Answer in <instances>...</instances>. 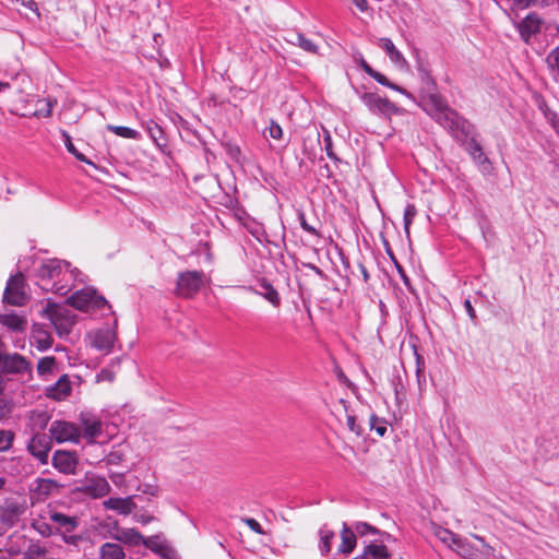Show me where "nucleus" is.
<instances>
[{
	"label": "nucleus",
	"instance_id": "obj_1",
	"mask_svg": "<svg viewBox=\"0 0 559 559\" xmlns=\"http://www.w3.org/2000/svg\"><path fill=\"white\" fill-rule=\"evenodd\" d=\"M431 117L457 140L465 143V150L469 156L483 152V146L476 139L475 127L456 110L450 108L439 95H431Z\"/></svg>",
	"mask_w": 559,
	"mask_h": 559
},
{
	"label": "nucleus",
	"instance_id": "obj_2",
	"mask_svg": "<svg viewBox=\"0 0 559 559\" xmlns=\"http://www.w3.org/2000/svg\"><path fill=\"white\" fill-rule=\"evenodd\" d=\"M41 314L50 321L60 337L68 336L76 322V314L72 310L49 300L43 308Z\"/></svg>",
	"mask_w": 559,
	"mask_h": 559
},
{
	"label": "nucleus",
	"instance_id": "obj_3",
	"mask_svg": "<svg viewBox=\"0 0 559 559\" xmlns=\"http://www.w3.org/2000/svg\"><path fill=\"white\" fill-rule=\"evenodd\" d=\"M70 263L58 259L45 260L37 269L36 274L41 281H53L51 287L43 286L44 289H51L60 295H66L70 290L67 286L58 285L55 280H63L67 276V269Z\"/></svg>",
	"mask_w": 559,
	"mask_h": 559
},
{
	"label": "nucleus",
	"instance_id": "obj_4",
	"mask_svg": "<svg viewBox=\"0 0 559 559\" xmlns=\"http://www.w3.org/2000/svg\"><path fill=\"white\" fill-rule=\"evenodd\" d=\"M67 304L78 310L91 313L110 308L105 297L98 295L92 287L76 290L67 299Z\"/></svg>",
	"mask_w": 559,
	"mask_h": 559
},
{
	"label": "nucleus",
	"instance_id": "obj_5",
	"mask_svg": "<svg viewBox=\"0 0 559 559\" xmlns=\"http://www.w3.org/2000/svg\"><path fill=\"white\" fill-rule=\"evenodd\" d=\"M206 283V275L203 271H183L178 273L176 282V295L191 299L195 297Z\"/></svg>",
	"mask_w": 559,
	"mask_h": 559
},
{
	"label": "nucleus",
	"instance_id": "obj_6",
	"mask_svg": "<svg viewBox=\"0 0 559 559\" xmlns=\"http://www.w3.org/2000/svg\"><path fill=\"white\" fill-rule=\"evenodd\" d=\"M24 287L25 282L23 274L17 273L16 275H12L8 280L3 293V302L16 307L24 306L28 299Z\"/></svg>",
	"mask_w": 559,
	"mask_h": 559
},
{
	"label": "nucleus",
	"instance_id": "obj_7",
	"mask_svg": "<svg viewBox=\"0 0 559 559\" xmlns=\"http://www.w3.org/2000/svg\"><path fill=\"white\" fill-rule=\"evenodd\" d=\"M49 432L51 440L53 439L58 443H78L81 438L80 428L70 421L64 420H55L49 428Z\"/></svg>",
	"mask_w": 559,
	"mask_h": 559
},
{
	"label": "nucleus",
	"instance_id": "obj_8",
	"mask_svg": "<svg viewBox=\"0 0 559 559\" xmlns=\"http://www.w3.org/2000/svg\"><path fill=\"white\" fill-rule=\"evenodd\" d=\"M360 99L372 114L391 116L399 112V108L395 104L390 102L386 97H381L377 93H364Z\"/></svg>",
	"mask_w": 559,
	"mask_h": 559
},
{
	"label": "nucleus",
	"instance_id": "obj_9",
	"mask_svg": "<svg viewBox=\"0 0 559 559\" xmlns=\"http://www.w3.org/2000/svg\"><path fill=\"white\" fill-rule=\"evenodd\" d=\"M51 438L46 433H35L27 442V451L41 464L48 463Z\"/></svg>",
	"mask_w": 559,
	"mask_h": 559
},
{
	"label": "nucleus",
	"instance_id": "obj_10",
	"mask_svg": "<svg viewBox=\"0 0 559 559\" xmlns=\"http://www.w3.org/2000/svg\"><path fill=\"white\" fill-rule=\"evenodd\" d=\"M0 370L7 373L23 374L31 371V364L17 353H0Z\"/></svg>",
	"mask_w": 559,
	"mask_h": 559
},
{
	"label": "nucleus",
	"instance_id": "obj_11",
	"mask_svg": "<svg viewBox=\"0 0 559 559\" xmlns=\"http://www.w3.org/2000/svg\"><path fill=\"white\" fill-rule=\"evenodd\" d=\"M25 511L26 507L23 503L14 499H7L0 506V522L8 527H13Z\"/></svg>",
	"mask_w": 559,
	"mask_h": 559
},
{
	"label": "nucleus",
	"instance_id": "obj_12",
	"mask_svg": "<svg viewBox=\"0 0 559 559\" xmlns=\"http://www.w3.org/2000/svg\"><path fill=\"white\" fill-rule=\"evenodd\" d=\"M52 466L60 473L70 475L74 474L79 464V457L75 452L67 450H57L52 454Z\"/></svg>",
	"mask_w": 559,
	"mask_h": 559
},
{
	"label": "nucleus",
	"instance_id": "obj_13",
	"mask_svg": "<svg viewBox=\"0 0 559 559\" xmlns=\"http://www.w3.org/2000/svg\"><path fill=\"white\" fill-rule=\"evenodd\" d=\"M49 519L53 524H56V527L58 531H60L64 536L63 539L67 543H74L75 537L74 536H67V534H70L76 530L79 526V519L76 516H70L67 514H63L61 512H51Z\"/></svg>",
	"mask_w": 559,
	"mask_h": 559
},
{
	"label": "nucleus",
	"instance_id": "obj_14",
	"mask_svg": "<svg viewBox=\"0 0 559 559\" xmlns=\"http://www.w3.org/2000/svg\"><path fill=\"white\" fill-rule=\"evenodd\" d=\"M79 420L83 429V438L87 443H94L95 439L102 433L100 419L92 413L83 412L80 414Z\"/></svg>",
	"mask_w": 559,
	"mask_h": 559
},
{
	"label": "nucleus",
	"instance_id": "obj_15",
	"mask_svg": "<svg viewBox=\"0 0 559 559\" xmlns=\"http://www.w3.org/2000/svg\"><path fill=\"white\" fill-rule=\"evenodd\" d=\"M78 490L92 498H102L109 493L110 485L105 477L94 476L82 484Z\"/></svg>",
	"mask_w": 559,
	"mask_h": 559
},
{
	"label": "nucleus",
	"instance_id": "obj_16",
	"mask_svg": "<svg viewBox=\"0 0 559 559\" xmlns=\"http://www.w3.org/2000/svg\"><path fill=\"white\" fill-rule=\"evenodd\" d=\"M248 292L259 295L267 300L273 307L278 308L281 306V296L274 286L266 280L260 278L258 281V288L252 286L245 287Z\"/></svg>",
	"mask_w": 559,
	"mask_h": 559
},
{
	"label": "nucleus",
	"instance_id": "obj_17",
	"mask_svg": "<svg viewBox=\"0 0 559 559\" xmlns=\"http://www.w3.org/2000/svg\"><path fill=\"white\" fill-rule=\"evenodd\" d=\"M417 71H418V74H419V78H420V81L423 84V90L427 92L425 110L431 116V111H432L433 107L430 103L429 97L433 94L438 95V93L435 92L436 91V82H435L432 75L430 74L429 70L423 63L418 64ZM439 96L443 99V97L440 94H439Z\"/></svg>",
	"mask_w": 559,
	"mask_h": 559
},
{
	"label": "nucleus",
	"instance_id": "obj_18",
	"mask_svg": "<svg viewBox=\"0 0 559 559\" xmlns=\"http://www.w3.org/2000/svg\"><path fill=\"white\" fill-rule=\"evenodd\" d=\"M72 391L71 381L68 374H62L59 380L46 389V395L56 401H62Z\"/></svg>",
	"mask_w": 559,
	"mask_h": 559
},
{
	"label": "nucleus",
	"instance_id": "obj_19",
	"mask_svg": "<svg viewBox=\"0 0 559 559\" xmlns=\"http://www.w3.org/2000/svg\"><path fill=\"white\" fill-rule=\"evenodd\" d=\"M32 344L40 352H45L52 345L50 332L40 324H34L32 329Z\"/></svg>",
	"mask_w": 559,
	"mask_h": 559
},
{
	"label": "nucleus",
	"instance_id": "obj_20",
	"mask_svg": "<svg viewBox=\"0 0 559 559\" xmlns=\"http://www.w3.org/2000/svg\"><path fill=\"white\" fill-rule=\"evenodd\" d=\"M116 332L111 329H102L95 332L92 344L99 350L110 352L116 341Z\"/></svg>",
	"mask_w": 559,
	"mask_h": 559
},
{
	"label": "nucleus",
	"instance_id": "obj_21",
	"mask_svg": "<svg viewBox=\"0 0 559 559\" xmlns=\"http://www.w3.org/2000/svg\"><path fill=\"white\" fill-rule=\"evenodd\" d=\"M103 504L106 510H114V511L118 512L119 514H123V515H128V514L132 513V511L136 507L131 497H127V498L111 497V498L105 500Z\"/></svg>",
	"mask_w": 559,
	"mask_h": 559
},
{
	"label": "nucleus",
	"instance_id": "obj_22",
	"mask_svg": "<svg viewBox=\"0 0 559 559\" xmlns=\"http://www.w3.org/2000/svg\"><path fill=\"white\" fill-rule=\"evenodd\" d=\"M340 536L341 544L337 547V554L349 555L356 548L357 539L353 528L346 522L342 525Z\"/></svg>",
	"mask_w": 559,
	"mask_h": 559
},
{
	"label": "nucleus",
	"instance_id": "obj_23",
	"mask_svg": "<svg viewBox=\"0 0 559 559\" xmlns=\"http://www.w3.org/2000/svg\"><path fill=\"white\" fill-rule=\"evenodd\" d=\"M142 545L165 559H168V556L171 552V548L166 544L163 536L158 534L144 537Z\"/></svg>",
	"mask_w": 559,
	"mask_h": 559
},
{
	"label": "nucleus",
	"instance_id": "obj_24",
	"mask_svg": "<svg viewBox=\"0 0 559 559\" xmlns=\"http://www.w3.org/2000/svg\"><path fill=\"white\" fill-rule=\"evenodd\" d=\"M540 28L542 20L535 13L528 14L520 24V33L525 41H528L531 36L539 33Z\"/></svg>",
	"mask_w": 559,
	"mask_h": 559
},
{
	"label": "nucleus",
	"instance_id": "obj_25",
	"mask_svg": "<svg viewBox=\"0 0 559 559\" xmlns=\"http://www.w3.org/2000/svg\"><path fill=\"white\" fill-rule=\"evenodd\" d=\"M114 538L129 546H139L144 542V536L136 528L118 530Z\"/></svg>",
	"mask_w": 559,
	"mask_h": 559
},
{
	"label": "nucleus",
	"instance_id": "obj_26",
	"mask_svg": "<svg viewBox=\"0 0 559 559\" xmlns=\"http://www.w3.org/2000/svg\"><path fill=\"white\" fill-rule=\"evenodd\" d=\"M60 485L50 478H36L31 490L38 497L47 498L53 491L58 490Z\"/></svg>",
	"mask_w": 559,
	"mask_h": 559
},
{
	"label": "nucleus",
	"instance_id": "obj_27",
	"mask_svg": "<svg viewBox=\"0 0 559 559\" xmlns=\"http://www.w3.org/2000/svg\"><path fill=\"white\" fill-rule=\"evenodd\" d=\"M145 130L158 148L163 150L164 147H167L168 142L165 136L164 130L157 122H155L152 119L146 121Z\"/></svg>",
	"mask_w": 559,
	"mask_h": 559
},
{
	"label": "nucleus",
	"instance_id": "obj_28",
	"mask_svg": "<svg viewBox=\"0 0 559 559\" xmlns=\"http://www.w3.org/2000/svg\"><path fill=\"white\" fill-rule=\"evenodd\" d=\"M0 323L14 332H23L27 325L26 319L14 312L0 314Z\"/></svg>",
	"mask_w": 559,
	"mask_h": 559
},
{
	"label": "nucleus",
	"instance_id": "obj_29",
	"mask_svg": "<svg viewBox=\"0 0 559 559\" xmlns=\"http://www.w3.org/2000/svg\"><path fill=\"white\" fill-rule=\"evenodd\" d=\"M319 544L318 548L320 550L321 556L325 557L330 554L332 549V542L335 538V533L328 527L326 524H323L319 530Z\"/></svg>",
	"mask_w": 559,
	"mask_h": 559
},
{
	"label": "nucleus",
	"instance_id": "obj_30",
	"mask_svg": "<svg viewBox=\"0 0 559 559\" xmlns=\"http://www.w3.org/2000/svg\"><path fill=\"white\" fill-rule=\"evenodd\" d=\"M56 100H52L50 98H44L38 99L37 104L41 105L38 109L31 111V110H24L20 115L22 117H50L52 112V107L56 105Z\"/></svg>",
	"mask_w": 559,
	"mask_h": 559
},
{
	"label": "nucleus",
	"instance_id": "obj_31",
	"mask_svg": "<svg viewBox=\"0 0 559 559\" xmlns=\"http://www.w3.org/2000/svg\"><path fill=\"white\" fill-rule=\"evenodd\" d=\"M100 558L102 559H124L126 554L120 544L117 543H105L100 547Z\"/></svg>",
	"mask_w": 559,
	"mask_h": 559
},
{
	"label": "nucleus",
	"instance_id": "obj_32",
	"mask_svg": "<svg viewBox=\"0 0 559 559\" xmlns=\"http://www.w3.org/2000/svg\"><path fill=\"white\" fill-rule=\"evenodd\" d=\"M106 129L120 138L131 139V140H140L141 139V133L138 130H134L129 127L107 124Z\"/></svg>",
	"mask_w": 559,
	"mask_h": 559
},
{
	"label": "nucleus",
	"instance_id": "obj_33",
	"mask_svg": "<svg viewBox=\"0 0 559 559\" xmlns=\"http://www.w3.org/2000/svg\"><path fill=\"white\" fill-rule=\"evenodd\" d=\"M292 44L299 46L307 52L317 53L318 46L302 33H294L293 38L289 40Z\"/></svg>",
	"mask_w": 559,
	"mask_h": 559
},
{
	"label": "nucleus",
	"instance_id": "obj_34",
	"mask_svg": "<svg viewBox=\"0 0 559 559\" xmlns=\"http://www.w3.org/2000/svg\"><path fill=\"white\" fill-rule=\"evenodd\" d=\"M353 528V533H355V537H365L367 535H376V533H379V530L376 526H372L371 524L367 522H354L352 525H349Z\"/></svg>",
	"mask_w": 559,
	"mask_h": 559
},
{
	"label": "nucleus",
	"instance_id": "obj_35",
	"mask_svg": "<svg viewBox=\"0 0 559 559\" xmlns=\"http://www.w3.org/2000/svg\"><path fill=\"white\" fill-rule=\"evenodd\" d=\"M546 63L550 74L557 80L559 76V46L547 55Z\"/></svg>",
	"mask_w": 559,
	"mask_h": 559
},
{
	"label": "nucleus",
	"instance_id": "obj_36",
	"mask_svg": "<svg viewBox=\"0 0 559 559\" xmlns=\"http://www.w3.org/2000/svg\"><path fill=\"white\" fill-rule=\"evenodd\" d=\"M453 546L455 547L456 552L460 556H462L463 558H467V559L473 558L474 548L466 539L459 536V538L453 544Z\"/></svg>",
	"mask_w": 559,
	"mask_h": 559
},
{
	"label": "nucleus",
	"instance_id": "obj_37",
	"mask_svg": "<svg viewBox=\"0 0 559 559\" xmlns=\"http://www.w3.org/2000/svg\"><path fill=\"white\" fill-rule=\"evenodd\" d=\"M56 366V358L53 356H47L39 359L37 364V372L40 376L50 374Z\"/></svg>",
	"mask_w": 559,
	"mask_h": 559
},
{
	"label": "nucleus",
	"instance_id": "obj_38",
	"mask_svg": "<svg viewBox=\"0 0 559 559\" xmlns=\"http://www.w3.org/2000/svg\"><path fill=\"white\" fill-rule=\"evenodd\" d=\"M416 215H417V209H416L415 204L408 203L405 206L404 215H403L404 230H405L406 235H409V228H411V225Z\"/></svg>",
	"mask_w": 559,
	"mask_h": 559
},
{
	"label": "nucleus",
	"instance_id": "obj_39",
	"mask_svg": "<svg viewBox=\"0 0 559 559\" xmlns=\"http://www.w3.org/2000/svg\"><path fill=\"white\" fill-rule=\"evenodd\" d=\"M370 428L371 430H374L380 437H383L388 431L385 419L379 418L374 414L370 416Z\"/></svg>",
	"mask_w": 559,
	"mask_h": 559
},
{
	"label": "nucleus",
	"instance_id": "obj_40",
	"mask_svg": "<svg viewBox=\"0 0 559 559\" xmlns=\"http://www.w3.org/2000/svg\"><path fill=\"white\" fill-rule=\"evenodd\" d=\"M472 159L479 167L480 171L484 174L489 173L492 168L491 163H490L489 158L486 156V154L484 153V151L480 152L479 154H475L474 156H472Z\"/></svg>",
	"mask_w": 559,
	"mask_h": 559
},
{
	"label": "nucleus",
	"instance_id": "obj_41",
	"mask_svg": "<svg viewBox=\"0 0 559 559\" xmlns=\"http://www.w3.org/2000/svg\"><path fill=\"white\" fill-rule=\"evenodd\" d=\"M14 441V432L11 430L0 429V452L8 451Z\"/></svg>",
	"mask_w": 559,
	"mask_h": 559
},
{
	"label": "nucleus",
	"instance_id": "obj_42",
	"mask_svg": "<svg viewBox=\"0 0 559 559\" xmlns=\"http://www.w3.org/2000/svg\"><path fill=\"white\" fill-rule=\"evenodd\" d=\"M12 402L0 394V423L7 420L12 412Z\"/></svg>",
	"mask_w": 559,
	"mask_h": 559
},
{
	"label": "nucleus",
	"instance_id": "obj_43",
	"mask_svg": "<svg viewBox=\"0 0 559 559\" xmlns=\"http://www.w3.org/2000/svg\"><path fill=\"white\" fill-rule=\"evenodd\" d=\"M323 143H324V151L330 159L333 162H340V158L333 151V143H332V136L328 130L324 129V136H323Z\"/></svg>",
	"mask_w": 559,
	"mask_h": 559
},
{
	"label": "nucleus",
	"instance_id": "obj_44",
	"mask_svg": "<svg viewBox=\"0 0 559 559\" xmlns=\"http://www.w3.org/2000/svg\"><path fill=\"white\" fill-rule=\"evenodd\" d=\"M550 0H514V4L519 9H526L530 7H547Z\"/></svg>",
	"mask_w": 559,
	"mask_h": 559
},
{
	"label": "nucleus",
	"instance_id": "obj_45",
	"mask_svg": "<svg viewBox=\"0 0 559 559\" xmlns=\"http://www.w3.org/2000/svg\"><path fill=\"white\" fill-rule=\"evenodd\" d=\"M298 221H299V224H300V227L308 234L314 236V237H321L319 230L313 227L312 225H309L307 219H306V215L302 211H299L298 212Z\"/></svg>",
	"mask_w": 559,
	"mask_h": 559
},
{
	"label": "nucleus",
	"instance_id": "obj_46",
	"mask_svg": "<svg viewBox=\"0 0 559 559\" xmlns=\"http://www.w3.org/2000/svg\"><path fill=\"white\" fill-rule=\"evenodd\" d=\"M263 135L265 138L270 136L272 139L280 140L283 135V129L278 123L272 120L270 127L264 130Z\"/></svg>",
	"mask_w": 559,
	"mask_h": 559
},
{
	"label": "nucleus",
	"instance_id": "obj_47",
	"mask_svg": "<svg viewBox=\"0 0 559 559\" xmlns=\"http://www.w3.org/2000/svg\"><path fill=\"white\" fill-rule=\"evenodd\" d=\"M533 99H534V103L537 106V108L544 115V117H546L548 115V112H552L554 111V110L550 109V107L548 106L546 99L544 98V96L542 94L534 93L533 94Z\"/></svg>",
	"mask_w": 559,
	"mask_h": 559
},
{
	"label": "nucleus",
	"instance_id": "obj_48",
	"mask_svg": "<svg viewBox=\"0 0 559 559\" xmlns=\"http://www.w3.org/2000/svg\"><path fill=\"white\" fill-rule=\"evenodd\" d=\"M437 536L439 539L445 544H454L456 539L459 538V535L452 533L449 530L440 528L439 532H437Z\"/></svg>",
	"mask_w": 559,
	"mask_h": 559
},
{
	"label": "nucleus",
	"instance_id": "obj_49",
	"mask_svg": "<svg viewBox=\"0 0 559 559\" xmlns=\"http://www.w3.org/2000/svg\"><path fill=\"white\" fill-rule=\"evenodd\" d=\"M377 45L383 49L388 56L396 48L393 41L388 37L379 38Z\"/></svg>",
	"mask_w": 559,
	"mask_h": 559
},
{
	"label": "nucleus",
	"instance_id": "obj_50",
	"mask_svg": "<svg viewBox=\"0 0 559 559\" xmlns=\"http://www.w3.org/2000/svg\"><path fill=\"white\" fill-rule=\"evenodd\" d=\"M376 535L378 536L377 538L371 539L369 542H364L365 546L367 544H372V543L384 545L385 542H390V540L394 539L391 534H389L386 532H382L380 530H379V533H376Z\"/></svg>",
	"mask_w": 559,
	"mask_h": 559
},
{
	"label": "nucleus",
	"instance_id": "obj_51",
	"mask_svg": "<svg viewBox=\"0 0 559 559\" xmlns=\"http://www.w3.org/2000/svg\"><path fill=\"white\" fill-rule=\"evenodd\" d=\"M545 119L551 126L556 134L559 136V114L557 111L548 112Z\"/></svg>",
	"mask_w": 559,
	"mask_h": 559
},
{
	"label": "nucleus",
	"instance_id": "obj_52",
	"mask_svg": "<svg viewBox=\"0 0 559 559\" xmlns=\"http://www.w3.org/2000/svg\"><path fill=\"white\" fill-rule=\"evenodd\" d=\"M225 147H226V152L227 154L234 158V159H238V157L240 156L241 154V151H240V147L234 143H226L225 144Z\"/></svg>",
	"mask_w": 559,
	"mask_h": 559
},
{
	"label": "nucleus",
	"instance_id": "obj_53",
	"mask_svg": "<svg viewBox=\"0 0 559 559\" xmlns=\"http://www.w3.org/2000/svg\"><path fill=\"white\" fill-rule=\"evenodd\" d=\"M245 523L250 527L251 531H253L254 533L257 534H264V531L261 526V524L255 520V519H252V518H247L245 520Z\"/></svg>",
	"mask_w": 559,
	"mask_h": 559
},
{
	"label": "nucleus",
	"instance_id": "obj_54",
	"mask_svg": "<svg viewBox=\"0 0 559 559\" xmlns=\"http://www.w3.org/2000/svg\"><path fill=\"white\" fill-rule=\"evenodd\" d=\"M121 460H122V453L119 451H111L106 456V462L108 465H117L121 462Z\"/></svg>",
	"mask_w": 559,
	"mask_h": 559
},
{
	"label": "nucleus",
	"instance_id": "obj_55",
	"mask_svg": "<svg viewBox=\"0 0 559 559\" xmlns=\"http://www.w3.org/2000/svg\"><path fill=\"white\" fill-rule=\"evenodd\" d=\"M35 421V424L40 428H45L48 424V420H49V417L47 416L46 413H37V414H34L33 417H32Z\"/></svg>",
	"mask_w": 559,
	"mask_h": 559
},
{
	"label": "nucleus",
	"instance_id": "obj_56",
	"mask_svg": "<svg viewBox=\"0 0 559 559\" xmlns=\"http://www.w3.org/2000/svg\"><path fill=\"white\" fill-rule=\"evenodd\" d=\"M139 490L150 496H156L158 493V487L154 484H143L139 487Z\"/></svg>",
	"mask_w": 559,
	"mask_h": 559
},
{
	"label": "nucleus",
	"instance_id": "obj_57",
	"mask_svg": "<svg viewBox=\"0 0 559 559\" xmlns=\"http://www.w3.org/2000/svg\"><path fill=\"white\" fill-rule=\"evenodd\" d=\"M62 138H63V142H64V145H66L68 152L71 153L72 155L75 154L78 152V150L74 146V144L72 143V139H71L70 134L66 131H62Z\"/></svg>",
	"mask_w": 559,
	"mask_h": 559
},
{
	"label": "nucleus",
	"instance_id": "obj_58",
	"mask_svg": "<svg viewBox=\"0 0 559 559\" xmlns=\"http://www.w3.org/2000/svg\"><path fill=\"white\" fill-rule=\"evenodd\" d=\"M370 78H372L374 81H377L379 84L383 85V86H390L391 85V82L388 80V78L380 73L379 71H373L372 72V75H370Z\"/></svg>",
	"mask_w": 559,
	"mask_h": 559
},
{
	"label": "nucleus",
	"instance_id": "obj_59",
	"mask_svg": "<svg viewBox=\"0 0 559 559\" xmlns=\"http://www.w3.org/2000/svg\"><path fill=\"white\" fill-rule=\"evenodd\" d=\"M388 253L391 255L392 260L394 261L396 270H397L399 274L401 275V278L403 280V282L405 284H408L409 280H408L403 266L395 260L391 250H388Z\"/></svg>",
	"mask_w": 559,
	"mask_h": 559
},
{
	"label": "nucleus",
	"instance_id": "obj_60",
	"mask_svg": "<svg viewBox=\"0 0 559 559\" xmlns=\"http://www.w3.org/2000/svg\"><path fill=\"white\" fill-rule=\"evenodd\" d=\"M464 308H465V311H466V313L468 314L469 319H471L474 323H476V321H477L476 311H475L474 307L472 306V302H471V300H469V299H466V300L464 301Z\"/></svg>",
	"mask_w": 559,
	"mask_h": 559
},
{
	"label": "nucleus",
	"instance_id": "obj_61",
	"mask_svg": "<svg viewBox=\"0 0 559 559\" xmlns=\"http://www.w3.org/2000/svg\"><path fill=\"white\" fill-rule=\"evenodd\" d=\"M390 60L396 64H400L402 62H405V58L402 55V52L395 48L389 56Z\"/></svg>",
	"mask_w": 559,
	"mask_h": 559
},
{
	"label": "nucleus",
	"instance_id": "obj_62",
	"mask_svg": "<svg viewBox=\"0 0 559 559\" xmlns=\"http://www.w3.org/2000/svg\"><path fill=\"white\" fill-rule=\"evenodd\" d=\"M347 427L350 431L360 435V430L356 425V418L353 415L347 416Z\"/></svg>",
	"mask_w": 559,
	"mask_h": 559
},
{
	"label": "nucleus",
	"instance_id": "obj_63",
	"mask_svg": "<svg viewBox=\"0 0 559 559\" xmlns=\"http://www.w3.org/2000/svg\"><path fill=\"white\" fill-rule=\"evenodd\" d=\"M358 66L360 67L361 70H364L369 76L372 75V72L374 71V69H372L369 63L362 58L360 57L359 59V62H358Z\"/></svg>",
	"mask_w": 559,
	"mask_h": 559
},
{
	"label": "nucleus",
	"instance_id": "obj_64",
	"mask_svg": "<svg viewBox=\"0 0 559 559\" xmlns=\"http://www.w3.org/2000/svg\"><path fill=\"white\" fill-rule=\"evenodd\" d=\"M352 2L360 12H366L369 8L367 0H352Z\"/></svg>",
	"mask_w": 559,
	"mask_h": 559
}]
</instances>
